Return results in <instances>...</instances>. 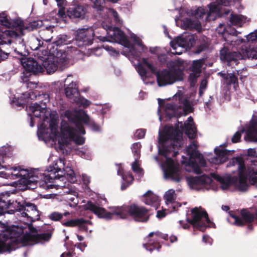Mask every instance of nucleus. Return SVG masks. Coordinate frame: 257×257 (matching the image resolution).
I'll list each match as a JSON object with an SVG mask.
<instances>
[{
    "instance_id": "bf43d9fd",
    "label": "nucleus",
    "mask_w": 257,
    "mask_h": 257,
    "mask_svg": "<svg viewBox=\"0 0 257 257\" xmlns=\"http://www.w3.org/2000/svg\"><path fill=\"white\" fill-rule=\"evenodd\" d=\"M207 86V81L205 79H203L201 81L199 88L205 90Z\"/></svg>"
},
{
    "instance_id": "f3484780",
    "label": "nucleus",
    "mask_w": 257,
    "mask_h": 257,
    "mask_svg": "<svg viewBox=\"0 0 257 257\" xmlns=\"http://www.w3.org/2000/svg\"><path fill=\"white\" fill-rule=\"evenodd\" d=\"M156 70V67L149 63L146 58H143L142 63L138 64L137 67V71L146 84L149 83L147 79L151 75V73H155Z\"/></svg>"
},
{
    "instance_id": "7c9ffc66",
    "label": "nucleus",
    "mask_w": 257,
    "mask_h": 257,
    "mask_svg": "<svg viewBox=\"0 0 257 257\" xmlns=\"http://www.w3.org/2000/svg\"><path fill=\"white\" fill-rule=\"evenodd\" d=\"M53 28L51 26L47 27L45 29H41L39 31V39L41 42H49L52 38Z\"/></svg>"
},
{
    "instance_id": "37998d69",
    "label": "nucleus",
    "mask_w": 257,
    "mask_h": 257,
    "mask_svg": "<svg viewBox=\"0 0 257 257\" xmlns=\"http://www.w3.org/2000/svg\"><path fill=\"white\" fill-rule=\"evenodd\" d=\"M132 167L133 171L138 174L139 176H142L143 175V170L139 167L138 160H135V161L132 163Z\"/></svg>"
},
{
    "instance_id": "0e129e2a",
    "label": "nucleus",
    "mask_w": 257,
    "mask_h": 257,
    "mask_svg": "<svg viewBox=\"0 0 257 257\" xmlns=\"http://www.w3.org/2000/svg\"><path fill=\"white\" fill-rule=\"evenodd\" d=\"M29 114L31 116V121H30V125L31 127H33L34 126V123L33 122L32 116H34L33 115L32 112H31V113H30Z\"/></svg>"
},
{
    "instance_id": "72a5a7b5",
    "label": "nucleus",
    "mask_w": 257,
    "mask_h": 257,
    "mask_svg": "<svg viewBox=\"0 0 257 257\" xmlns=\"http://www.w3.org/2000/svg\"><path fill=\"white\" fill-rule=\"evenodd\" d=\"M247 135L251 141L257 142V122H251Z\"/></svg>"
},
{
    "instance_id": "58836bf2",
    "label": "nucleus",
    "mask_w": 257,
    "mask_h": 257,
    "mask_svg": "<svg viewBox=\"0 0 257 257\" xmlns=\"http://www.w3.org/2000/svg\"><path fill=\"white\" fill-rule=\"evenodd\" d=\"M141 148V144L140 143H136L132 145V150L135 160H139L140 158Z\"/></svg>"
},
{
    "instance_id": "f8f14e48",
    "label": "nucleus",
    "mask_w": 257,
    "mask_h": 257,
    "mask_svg": "<svg viewBox=\"0 0 257 257\" xmlns=\"http://www.w3.org/2000/svg\"><path fill=\"white\" fill-rule=\"evenodd\" d=\"M193 35L189 33H184L171 42V46L174 55H181L187 49L190 48L194 43Z\"/></svg>"
},
{
    "instance_id": "052dcab7",
    "label": "nucleus",
    "mask_w": 257,
    "mask_h": 257,
    "mask_svg": "<svg viewBox=\"0 0 257 257\" xmlns=\"http://www.w3.org/2000/svg\"><path fill=\"white\" fill-rule=\"evenodd\" d=\"M202 239H203V241L205 243H211V239L208 235H203Z\"/></svg>"
},
{
    "instance_id": "c85d7f7f",
    "label": "nucleus",
    "mask_w": 257,
    "mask_h": 257,
    "mask_svg": "<svg viewBox=\"0 0 257 257\" xmlns=\"http://www.w3.org/2000/svg\"><path fill=\"white\" fill-rule=\"evenodd\" d=\"M117 175H121L123 180V182L121 184V190L125 189L130 184H131L134 180L133 175L130 173L126 174H122V169L120 165H118Z\"/></svg>"
},
{
    "instance_id": "13d9d810",
    "label": "nucleus",
    "mask_w": 257,
    "mask_h": 257,
    "mask_svg": "<svg viewBox=\"0 0 257 257\" xmlns=\"http://www.w3.org/2000/svg\"><path fill=\"white\" fill-rule=\"evenodd\" d=\"M177 106L174 103H168L166 105V108L167 109H170L173 111L176 109Z\"/></svg>"
},
{
    "instance_id": "de8ad7c7",
    "label": "nucleus",
    "mask_w": 257,
    "mask_h": 257,
    "mask_svg": "<svg viewBox=\"0 0 257 257\" xmlns=\"http://www.w3.org/2000/svg\"><path fill=\"white\" fill-rule=\"evenodd\" d=\"M228 83L229 84H236L238 82V78L234 74H228Z\"/></svg>"
},
{
    "instance_id": "ddd939ff",
    "label": "nucleus",
    "mask_w": 257,
    "mask_h": 257,
    "mask_svg": "<svg viewBox=\"0 0 257 257\" xmlns=\"http://www.w3.org/2000/svg\"><path fill=\"white\" fill-rule=\"evenodd\" d=\"M33 58H25L21 60V63L24 68L21 79L23 82H27L30 73L37 74L43 72V67L39 63Z\"/></svg>"
},
{
    "instance_id": "2f4dec72",
    "label": "nucleus",
    "mask_w": 257,
    "mask_h": 257,
    "mask_svg": "<svg viewBox=\"0 0 257 257\" xmlns=\"http://www.w3.org/2000/svg\"><path fill=\"white\" fill-rule=\"evenodd\" d=\"M131 38L133 39L135 43L140 48V50H139L138 52H135V48L133 47L130 49V52L134 56L136 57H139L140 54L142 52H144L145 51V47L142 44V42L140 39L139 37H138L136 35L133 34L131 35Z\"/></svg>"
},
{
    "instance_id": "bb28decb",
    "label": "nucleus",
    "mask_w": 257,
    "mask_h": 257,
    "mask_svg": "<svg viewBox=\"0 0 257 257\" xmlns=\"http://www.w3.org/2000/svg\"><path fill=\"white\" fill-rule=\"evenodd\" d=\"M182 27L184 29H196L199 30L201 26L199 20L195 17L193 18H186L182 20Z\"/></svg>"
},
{
    "instance_id": "2eb2a0df",
    "label": "nucleus",
    "mask_w": 257,
    "mask_h": 257,
    "mask_svg": "<svg viewBox=\"0 0 257 257\" xmlns=\"http://www.w3.org/2000/svg\"><path fill=\"white\" fill-rule=\"evenodd\" d=\"M44 56L38 54V57L42 65L43 71L46 70L48 74L55 72L58 67V58L57 57H48V51H44Z\"/></svg>"
},
{
    "instance_id": "9d476101",
    "label": "nucleus",
    "mask_w": 257,
    "mask_h": 257,
    "mask_svg": "<svg viewBox=\"0 0 257 257\" xmlns=\"http://www.w3.org/2000/svg\"><path fill=\"white\" fill-rule=\"evenodd\" d=\"M30 96L31 99L35 98L37 101L30 106V110L35 117L40 118L42 116L44 118L46 116V103L49 101V95L48 93L36 90Z\"/></svg>"
},
{
    "instance_id": "e2e57ef3",
    "label": "nucleus",
    "mask_w": 257,
    "mask_h": 257,
    "mask_svg": "<svg viewBox=\"0 0 257 257\" xmlns=\"http://www.w3.org/2000/svg\"><path fill=\"white\" fill-rule=\"evenodd\" d=\"M82 246H83V247L84 248V247H85L86 245L85 244V243H79L78 245H75V246H77V248H80V249H81V251H83V249H82V248H81V247H82Z\"/></svg>"
},
{
    "instance_id": "9b49d317",
    "label": "nucleus",
    "mask_w": 257,
    "mask_h": 257,
    "mask_svg": "<svg viewBox=\"0 0 257 257\" xmlns=\"http://www.w3.org/2000/svg\"><path fill=\"white\" fill-rule=\"evenodd\" d=\"M19 232L14 229L0 233V253L8 251L10 252L18 248L17 237Z\"/></svg>"
},
{
    "instance_id": "473e14b6",
    "label": "nucleus",
    "mask_w": 257,
    "mask_h": 257,
    "mask_svg": "<svg viewBox=\"0 0 257 257\" xmlns=\"http://www.w3.org/2000/svg\"><path fill=\"white\" fill-rule=\"evenodd\" d=\"M218 2V4L216 2H213L208 5V8L210 10V13H217L220 10L219 4L222 5L224 6H228L231 0H216Z\"/></svg>"
},
{
    "instance_id": "0eeeda50",
    "label": "nucleus",
    "mask_w": 257,
    "mask_h": 257,
    "mask_svg": "<svg viewBox=\"0 0 257 257\" xmlns=\"http://www.w3.org/2000/svg\"><path fill=\"white\" fill-rule=\"evenodd\" d=\"M166 63L168 69H164L157 73V83L159 86L171 85L183 78L182 71L184 69L183 61L176 60L167 62L165 56H162Z\"/></svg>"
},
{
    "instance_id": "49530a36",
    "label": "nucleus",
    "mask_w": 257,
    "mask_h": 257,
    "mask_svg": "<svg viewBox=\"0 0 257 257\" xmlns=\"http://www.w3.org/2000/svg\"><path fill=\"white\" fill-rule=\"evenodd\" d=\"M103 48L106 50L109 54L113 57H117L119 55V52L115 50L113 48L108 46H103Z\"/></svg>"
},
{
    "instance_id": "4be33fe9",
    "label": "nucleus",
    "mask_w": 257,
    "mask_h": 257,
    "mask_svg": "<svg viewBox=\"0 0 257 257\" xmlns=\"http://www.w3.org/2000/svg\"><path fill=\"white\" fill-rule=\"evenodd\" d=\"M154 235L156 236V237L154 239V240H150L148 241V242L147 244H143L144 246L146 248V249L150 251V252L156 248L159 250V248H161V245L159 244V239H166L165 235L162 234L159 232H152L149 233V236L152 237Z\"/></svg>"
},
{
    "instance_id": "c756f323",
    "label": "nucleus",
    "mask_w": 257,
    "mask_h": 257,
    "mask_svg": "<svg viewBox=\"0 0 257 257\" xmlns=\"http://www.w3.org/2000/svg\"><path fill=\"white\" fill-rule=\"evenodd\" d=\"M16 33L11 32L10 30H5L0 33V45L4 44H11L13 38H17Z\"/></svg>"
},
{
    "instance_id": "dca6fc26",
    "label": "nucleus",
    "mask_w": 257,
    "mask_h": 257,
    "mask_svg": "<svg viewBox=\"0 0 257 257\" xmlns=\"http://www.w3.org/2000/svg\"><path fill=\"white\" fill-rule=\"evenodd\" d=\"M186 179L190 187L197 190L210 184L212 181L211 178L206 175L197 177H188Z\"/></svg>"
},
{
    "instance_id": "a19ab883",
    "label": "nucleus",
    "mask_w": 257,
    "mask_h": 257,
    "mask_svg": "<svg viewBox=\"0 0 257 257\" xmlns=\"http://www.w3.org/2000/svg\"><path fill=\"white\" fill-rule=\"evenodd\" d=\"M0 24L6 27H10L11 24V19H9L5 13L0 14Z\"/></svg>"
},
{
    "instance_id": "5701e85b",
    "label": "nucleus",
    "mask_w": 257,
    "mask_h": 257,
    "mask_svg": "<svg viewBox=\"0 0 257 257\" xmlns=\"http://www.w3.org/2000/svg\"><path fill=\"white\" fill-rule=\"evenodd\" d=\"M86 9L81 5L73 6L67 10V15L71 19L83 18Z\"/></svg>"
},
{
    "instance_id": "f704fd0d",
    "label": "nucleus",
    "mask_w": 257,
    "mask_h": 257,
    "mask_svg": "<svg viewBox=\"0 0 257 257\" xmlns=\"http://www.w3.org/2000/svg\"><path fill=\"white\" fill-rule=\"evenodd\" d=\"M11 149V148L10 147H3L0 150V164L5 163L7 160L9 159L8 158L12 155L10 151Z\"/></svg>"
},
{
    "instance_id": "a878e982",
    "label": "nucleus",
    "mask_w": 257,
    "mask_h": 257,
    "mask_svg": "<svg viewBox=\"0 0 257 257\" xmlns=\"http://www.w3.org/2000/svg\"><path fill=\"white\" fill-rule=\"evenodd\" d=\"M143 201L146 204L153 206L156 209L159 205L160 199L158 196L149 190L144 195Z\"/></svg>"
},
{
    "instance_id": "09e8293b",
    "label": "nucleus",
    "mask_w": 257,
    "mask_h": 257,
    "mask_svg": "<svg viewBox=\"0 0 257 257\" xmlns=\"http://www.w3.org/2000/svg\"><path fill=\"white\" fill-rule=\"evenodd\" d=\"M244 132L243 130H242L241 132H236L233 137H232L231 141L233 143H237L240 141L241 133Z\"/></svg>"
},
{
    "instance_id": "c9c22d12",
    "label": "nucleus",
    "mask_w": 257,
    "mask_h": 257,
    "mask_svg": "<svg viewBox=\"0 0 257 257\" xmlns=\"http://www.w3.org/2000/svg\"><path fill=\"white\" fill-rule=\"evenodd\" d=\"M243 21V17L236 14H231L230 22L231 25L241 26Z\"/></svg>"
},
{
    "instance_id": "864d4df0",
    "label": "nucleus",
    "mask_w": 257,
    "mask_h": 257,
    "mask_svg": "<svg viewBox=\"0 0 257 257\" xmlns=\"http://www.w3.org/2000/svg\"><path fill=\"white\" fill-rule=\"evenodd\" d=\"M38 237L44 240L48 241L51 237V235L49 233H44L38 234Z\"/></svg>"
},
{
    "instance_id": "8fccbe9b",
    "label": "nucleus",
    "mask_w": 257,
    "mask_h": 257,
    "mask_svg": "<svg viewBox=\"0 0 257 257\" xmlns=\"http://www.w3.org/2000/svg\"><path fill=\"white\" fill-rule=\"evenodd\" d=\"M145 130L144 129H139L136 131L134 136L136 139H140L145 136Z\"/></svg>"
},
{
    "instance_id": "ea45409f",
    "label": "nucleus",
    "mask_w": 257,
    "mask_h": 257,
    "mask_svg": "<svg viewBox=\"0 0 257 257\" xmlns=\"http://www.w3.org/2000/svg\"><path fill=\"white\" fill-rule=\"evenodd\" d=\"M69 214L70 213L69 212H65L63 214L58 212H54L49 215V217L52 220L58 221L62 218L63 216H66Z\"/></svg>"
},
{
    "instance_id": "6ab92c4d",
    "label": "nucleus",
    "mask_w": 257,
    "mask_h": 257,
    "mask_svg": "<svg viewBox=\"0 0 257 257\" xmlns=\"http://www.w3.org/2000/svg\"><path fill=\"white\" fill-rule=\"evenodd\" d=\"M240 216L230 213V216L234 219L233 223L237 226L243 225L245 223H249L253 221L254 216L247 209H242L240 211Z\"/></svg>"
},
{
    "instance_id": "4468645a",
    "label": "nucleus",
    "mask_w": 257,
    "mask_h": 257,
    "mask_svg": "<svg viewBox=\"0 0 257 257\" xmlns=\"http://www.w3.org/2000/svg\"><path fill=\"white\" fill-rule=\"evenodd\" d=\"M94 32L92 28L81 29L78 31L75 43L79 47L92 44Z\"/></svg>"
},
{
    "instance_id": "5fc2aeb1",
    "label": "nucleus",
    "mask_w": 257,
    "mask_h": 257,
    "mask_svg": "<svg viewBox=\"0 0 257 257\" xmlns=\"http://www.w3.org/2000/svg\"><path fill=\"white\" fill-rule=\"evenodd\" d=\"M205 14V10L201 8H198L196 10V12H195L196 17H198L199 18H201Z\"/></svg>"
},
{
    "instance_id": "f03ea898",
    "label": "nucleus",
    "mask_w": 257,
    "mask_h": 257,
    "mask_svg": "<svg viewBox=\"0 0 257 257\" xmlns=\"http://www.w3.org/2000/svg\"><path fill=\"white\" fill-rule=\"evenodd\" d=\"M65 115L69 122L63 120L61 122V133L59 134L58 124L52 120L50 122V128L43 127V124L38 127V136L40 139L52 140L58 142L61 149L70 142L73 141L77 145L84 143L85 139L81 135H84L85 131L82 122L89 124L92 130L99 131L100 126L93 121H91L88 115L83 111H65Z\"/></svg>"
},
{
    "instance_id": "a18cd8bd",
    "label": "nucleus",
    "mask_w": 257,
    "mask_h": 257,
    "mask_svg": "<svg viewBox=\"0 0 257 257\" xmlns=\"http://www.w3.org/2000/svg\"><path fill=\"white\" fill-rule=\"evenodd\" d=\"M31 46H30L32 50H35L38 49V48L40 47H42L44 45L43 42H41L40 39L39 38H37L36 39H34L31 43Z\"/></svg>"
},
{
    "instance_id": "412c9836",
    "label": "nucleus",
    "mask_w": 257,
    "mask_h": 257,
    "mask_svg": "<svg viewBox=\"0 0 257 257\" xmlns=\"http://www.w3.org/2000/svg\"><path fill=\"white\" fill-rule=\"evenodd\" d=\"M178 127H180L182 131H184L189 139H193L196 136V128L195 127L193 119L191 116H189L186 121L184 123L179 122L177 125Z\"/></svg>"
},
{
    "instance_id": "39448f33",
    "label": "nucleus",
    "mask_w": 257,
    "mask_h": 257,
    "mask_svg": "<svg viewBox=\"0 0 257 257\" xmlns=\"http://www.w3.org/2000/svg\"><path fill=\"white\" fill-rule=\"evenodd\" d=\"M86 208L94 213L99 218H102L106 220L112 219L114 215L116 216L117 218L124 219L129 215L135 221L138 222H147L149 218L148 210L143 206L136 204L121 207H112L110 208L111 212H107L104 208L89 201L86 205Z\"/></svg>"
},
{
    "instance_id": "7ed1b4c3",
    "label": "nucleus",
    "mask_w": 257,
    "mask_h": 257,
    "mask_svg": "<svg viewBox=\"0 0 257 257\" xmlns=\"http://www.w3.org/2000/svg\"><path fill=\"white\" fill-rule=\"evenodd\" d=\"M159 141L162 145L159 149L162 155L166 158L167 167L164 171L165 177L176 182H179L183 177L179 165L172 160L170 156L175 157L178 154L176 147L181 146L182 134L172 126H166L163 131L159 132Z\"/></svg>"
},
{
    "instance_id": "c03bdc74",
    "label": "nucleus",
    "mask_w": 257,
    "mask_h": 257,
    "mask_svg": "<svg viewBox=\"0 0 257 257\" xmlns=\"http://www.w3.org/2000/svg\"><path fill=\"white\" fill-rule=\"evenodd\" d=\"M77 98V99H76L74 102L77 103L78 105H82L84 107H86L89 106L90 104V102L89 100L81 97L80 95Z\"/></svg>"
},
{
    "instance_id": "a211bd4d",
    "label": "nucleus",
    "mask_w": 257,
    "mask_h": 257,
    "mask_svg": "<svg viewBox=\"0 0 257 257\" xmlns=\"http://www.w3.org/2000/svg\"><path fill=\"white\" fill-rule=\"evenodd\" d=\"M215 155L209 157L208 160L211 164H219L227 161L228 157L231 155L234 151H229L223 148H215L214 149Z\"/></svg>"
},
{
    "instance_id": "680f3d73",
    "label": "nucleus",
    "mask_w": 257,
    "mask_h": 257,
    "mask_svg": "<svg viewBox=\"0 0 257 257\" xmlns=\"http://www.w3.org/2000/svg\"><path fill=\"white\" fill-rule=\"evenodd\" d=\"M166 216V213L164 211L159 210L157 211V217L159 218H163Z\"/></svg>"
},
{
    "instance_id": "cd10ccee",
    "label": "nucleus",
    "mask_w": 257,
    "mask_h": 257,
    "mask_svg": "<svg viewBox=\"0 0 257 257\" xmlns=\"http://www.w3.org/2000/svg\"><path fill=\"white\" fill-rule=\"evenodd\" d=\"M8 27L12 28L10 30L16 33L17 37L23 35L24 23L20 19L11 20V26Z\"/></svg>"
},
{
    "instance_id": "774afa93",
    "label": "nucleus",
    "mask_w": 257,
    "mask_h": 257,
    "mask_svg": "<svg viewBox=\"0 0 257 257\" xmlns=\"http://www.w3.org/2000/svg\"><path fill=\"white\" fill-rule=\"evenodd\" d=\"M222 209L225 211H227L228 210H229V207L227 205H222Z\"/></svg>"
},
{
    "instance_id": "1a4fd4ad",
    "label": "nucleus",
    "mask_w": 257,
    "mask_h": 257,
    "mask_svg": "<svg viewBox=\"0 0 257 257\" xmlns=\"http://www.w3.org/2000/svg\"><path fill=\"white\" fill-rule=\"evenodd\" d=\"M191 219H187L188 223H185L183 221H180V224L184 229H187L190 224H192L194 228L204 231L205 229L212 226L211 222L205 210L201 208L195 207L191 211Z\"/></svg>"
},
{
    "instance_id": "393cba45",
    "label": "nucleus",
    "mask_w": 257,
    "mask_h": 257,
    "mask_svg": "<svg viewBox=\"0 0 257 257\" xmlns=\"http://www.w3.org/2000/svg\"><path fill=\"white\" fill-rule=\"evenodd\" d=\"M91 224L89 220H84L83 218H78L76 219H71L66 221L63 223V225L66 226H78L80 229L87 230V225Z\"/></svg>"
},
{
    "instance_id": "4c0bfd02",
    "label": "nucleus",
    "mask_w": 257,
    "mask_h": 257,
    "mask_svg": "<svg viewBox=\"0 0 257 257\" xmlns=\"http://www.w3.org/2000/svg\"><path fill=\"white\" fill-rule=\"evenodd\" d=\"M70 42V38L66 35H60L57 37L56 40L54 42L56 46L67 45Z\"/></svg>"
},
{
    "instance_id": "79ce46f5",
    "label": "nucleus",
    "mask_w": 257,
    "mask_h": 257,
    "mask_svg": "<svg viewBox=\"0 0 257 257\" xmlns=\"http://www.w3.org/2000/svg\"><path fill=\"white\" fill-rule=\"evenodd\" d=\"M181 101V106L183 108V110L185 111V114L187 113V112H190L192 110V107L190 104V102L187 99H184L182 100H180Z\"/></svg>"
},
{
    "instance_id": "3c124183",
    "label": "nucleus",
    "mask_w": 257,
    "mask_h": 257,
    "mask_svg": "<svg viewBox=\"0 0 257 257\" xmlns=\"http://www.w3.org/2000/svg\"><path fill=\"white\" fill-rule=\"evenodd\" d=\"M207 48L208 45H207V44L205 43H202L196 48L195 53L197 54H199L201 52L206 50Z\"/></svg>"
},
{
    "instance_id": "603ef678",
    "label": "nucleus",
    "mask_w": 257,
    "mask_h": 257,
    "mask_svg": "<svg viewBox=\"0 0 257 257\" xmlns=\"http://www.w3.org/2000/svg\"><path fill=\"white\" fill-rule=\"evenodd\" d=\"M57 3V5L60 8L61 10L59 11V13L60 14L61 17H63L62 10L64 9L65 5V0H56Z\"/></svg>"
},
{
    "instance_id": "4d7b16f0",
    "label": "nucleus",
    "mask_w": 257,
    "mask_h": 257,
    "mask_svg": "<svg viewBox=\"0 0 257 257\" xmlns=\"http://www.w3.org/2000/svg\"><path fill=\"white\" fill-rule=\"evenodd\" d=\"M82 181L85 185H87L90 183V177L86 174H83L82 176Z\"/></svg>"
},
{
    "instance_id": "b1692460",
    "label": "nucleus",
    "mask_w": 257,
    "mask_h": 257,
    "mask_svg": "<svg viewBox=\"0 0 257 257\" xmlns=\"http://www.w3.org/2000/svg\"><path fill=\"white\" fill-rule=\"evenodd\" d=\"M65 93L66 97L74 102L79 95L77 84L72 81L65 88Z\"/></svg>"
},
{
    "instance_id": "e433bc0d",
    "label": "nucleus",
    "mask_w": 257,
    "mask_h": 257,
    "mask_svg": "<svg viewBox=\"0 0 257 257\" xmlns=\"http://www.w3.org/2000/svg\"><path fill=\"white\" fill-rule=\"evenodd\" d=\"M164 197L167 204L173 203L176 198L175 190L169 189L165 193Z\"/></svg>"
},
{
    "instance_id": "6e6d98bb",
    "label": "nucleus",
    "mask_w": 257,
    "mask_h": 257,
    "mask_svg": "<svg viewBox=\"0 0 257 257\" xmlns=\"http://www.w3.org/2000/svg\"><path fill=\"white\" fill-rule=\"evenodd\" d=\"M8 56H9V53L3 51L0 48V62L7 59L8 58Z\"/></svg>"
},
{
    "instance_id": "338daca9",
    "label": "nucleus",
    "mask_w": 257,
    "mask_h": 257,
    "mask_svg": "<svg viewBox=\"0 0 257 257\" xmlns=\"http://www.w3.org/2000/svg\"><path fill=\"white\" fill-rule=\"evenodd\" d=\"M42 23V22L41 21H40V22H33L32 25L35 26V27H37L38 26V25H41Z\"/></svg>"
},
{
    "instance_id": "423d86ee",
    "label": "nucleus",
    "mask_w": 257,
    "mask_h": 257,
    "mask_svg": "<svg viewBox=\"0 0 257 257\" xmlns=\"http://www.w3.org/2000/svg\"><path fill=\"white\" fill-rule=\"evenodd\" d=\"M248 43L241 47L240 52H229L224 48L220 51V58L222 61L227 65L233 67L238 63V61L246 58L257 59V45L255 42L257 41V30L250 33L246 36Z\"/></svg>"
},
{
    "instance_id": "f257e3e1",
    "label": "nucleus",
    "mask_w": 257,
    "mask_h": 257,
    "mask_svg": "<svg viewBox=\"0 0 257 257\" xmlns=\"http://www.w3.org/2000/svg\"><path fill=\"white\" fill-rule=\"evenodd\" d=\"M64 160L60 158L50 165L44 173L40 172L38 169L29 170L18 166L11 168L12 172L11 174H8L11 179H19L27 184H35L45 189L55 185L66 189L64 193L70 194L72 190L69 183H75L77 180L76 176L71 168L67 167L64 169Z\"/></svg>"
},
{
    "instance_id": "69168bd1",
    "label": "nucleus",
    "mask_w": 257,
    "mask_h": 257,
    "mask_svg": "<svg viewBox=\"0 0 257 257\" xmlns=\"http://www.w3.org/2000/svg\"><path fill=\"white\" fill-rule=\"evenodd\" d=\"M220 76H221L223 78L225 79H228V74L226 75L225 73H223L222 72H219L218 73Z\"/></svg>"
},
{
    "instance_id": "20e7f679",
    "label": "nucleus",
    "mask_w": 257,
    "mask_h": 257,
    "mask_svg": "<svg viewBox=\"0 0 257 257\" xmlns=\"http://www.w3.org/2000/svg\"><path fill=\"white\" fill-rule=\"evenodd\" d=\"M247 155L250 164L245 167L244 161L241 157L234 158L232 159L231 163L233 166H236L238 171L237 176L232 177H223L215 175L214 178L220 182V188L223 190H227L233 184L239 191H245L248 187L247 183L248 180L250 184H254L257 181V152L254 149H249Z\"/></svg>"
},
{
    "instance_id": "aec40b11",
    "label": "nucleus",
    "mask_w": 257,
    "mask_h": 257,
    "mask_svg": "<svg viewBox=\"0 0 257 257\" xmlns=\"http://www.w3.org/2000/svg\"><path fill=\"white\" fill-rule=\"evenodd\" d=\"M203 64V61L201 59L195 60L193 62L189 70L190 73L188 80L191 86H194L196 82L197 78L200 76L201 68Z\"/></svg>"
},
{
    "instance_id": "6e6552de",
    "label": "nucleus",
    "mask_w": 257,
    "mask_h": 257,
    "mask_svg": "<svg viewBox=\"0 0 257 257\" xmlns=\"http://www.w3.org/2000/svg\"><path fill=\"white\" fill-rule=\"evenodd\" d=\"M186 152L188 158H185L183 156L182 163L185 165V170L188 172H193L197 174L201 173L200 167H204L206 165V161L203 156L197 150L196 142H193L188 146Z\"/></svg>"
}]
</instances>
